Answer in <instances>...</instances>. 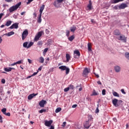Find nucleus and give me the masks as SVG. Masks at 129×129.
Listing matches in <instances>:
<instances>
[{"instance_id": "nucleus-26", "label": "nucleus", "mask_w": 129, "mask_h": 129, "mask_svg": "<svg viewBox=\"0 0 129 129\" xmlns=\"http://www.w3.org/2000/svg\"><path fill=\"white\" fill-rule=\"evenodd\" d=\"M88 50L89 52H91V51H92L91 49V44L89 43H88Z\"/></svg>"}, {"instance_id": "nucleus-7", "label": "nucleus", "mask_w": 129, "mask_h": 129, "mask_svg": "<svg viewBox=\"0 0 129 129\" xmlns=\"http://www.w3.org/2000/svg\"><path fill=\"white\" fill-rule=\"evenodd\" d=\"M29 35V32L28 31L27 29H26L24 31H23L22 33V40L24 41L26 38H27V36Z\"/></svg>"}, {"instance_id": "nucleus-36", "label": "nucleus", "mask_w": 129, "mask_h": 129, "mask_svg": "<svg viewBox=\"0 0 129 129\" xmlns=\"http://www.w3.org/2000/svg\"><path fill=\"white\" fill-rule=\"evenodd\" d=\"M28 44H29V43L28 42H25L23 43V47L24 48H28Z\"/></svg>"}, {"instance_id": "nucleus-16", "label": "nucleus", "mask_w": 129, "mask_h": 129, "mask_svg": "<svg viewBox=\"0 0 129 129\" xmlns=\"http://www.w3.org/2000/svg\"><path fill=\"white\" fill-rule=\"evenodd\" d=\"M114 69L115 72H116L117 73H118V72H120V70H121L120 67L118 66H116L114 67Z\"/></svg>"}, {"instance_id": "nucleus-43", "label": "nucleus", "mask_w": 129, "mask_h": 129, "mask_svg": "<svg viewBox=\"0 0 129 129\" xmlns=\"http://www.w3.org/2000/svg\"><path fill=\"white\" fill-rule=\"evenodd\" d=\"M38 73H39V71H37V72H35L31 76H35V75H37V74H38Z\"/></svg>"}, {"instance_id": "nucleus-31", "label": "nucleus", "mask_w": 129, "mask_h": 129, "mask_svg": "<svg viewBox=\"0 0 129 129\" xmlns=\"http://www.w3.org/2000/svg\"><path fill=\"white\" fill-rule=\"evenodd\" d=\"M62 110V109L60 107H58L55 109V113H58V112H60Z\"/></svg>"}, {"instance_id": "nucleus-50", "label": "nucleus", "mask_w": 129, "mask_h": 129, "mask_svg": "<svg viewBox=\"0 0 129 129\" xmlns=\"http://www.w3.org/2000/svg\"><path fill=\"white\" fill-rule=\"evenodd\" d=\"M66 125V122H63L62 124L61 125V126H62V127H65Z\"/></svg>"}, {"instance_id": "nucleus-48", "label": "nucleus", "mask_w": 129, "mask_h": 129, "mask_svg": "<svg viewBox=\"0 0 129 129\" xmlns=\"http://www.w3.org/2000/svg\"><path fill=\"white\" fill-rule=\"evenodd\" d=\"M91 23L93 24H96V21L94 20V19H91Z\"/></svg>"}, {"instance_id": "nucleus-18", "label": "nucleus", "mask_w": 129, "mask_h": 129, "mask_svg": "<svg viewBox=\"0 0 129 129\" xmlns=\"http://www.w3.org/2000/svg\"><path fill=\"white\" fill-rule=\"evenodd\" d=\"M53 6H54L55 8H58V7L60 6V3L58 2L57 0H56L53 3Z\"/></svg>"}, {"instance_id": "nucleus-35", "label": "nucleus", "mask_w": 129, "mask_h": 129, "mask_svg": "<svg viewBox=\"0 0 129 129\" xmlns=\"http://www.w3.org/2000/svg\"><path fill=\"white\" fill-rule=\"evenodd\" d=\"M39 62L40 63H44V57L41 56L39 58Z\"/></svg>"}, {"instance_id": "nucleus-51", "label": "nucleus", "mask_w": 129, "mask_h": 129, "mask_svg": "<svg viewBox=\"0 0 129 129\" xmlns=\"http://www.w3.org/2000/svg\"><path fill=\"white\" fill-rule=\"evenodd\" d=\"M5 115H7V116H11V113H6V114H4Z\"/></svg>"}, {"instance_id": "nucleus-17", "label": "nucleus", "mask_w": 129, "mask_h": 129, "mask_svg": "<svg viewBox=\"0 0 129 129\" xmlns=\"http://www.w3.org/2000/svg\"><path fill=\"white\" fill-rule=\"evenodd\" d=\"M13 35H15V32L14 31H11L10 32H8V33L4 34L2 37H4V36H8V37H10V36H12Z\"/></svg>"}, {"instance_id": "nucleus-29", "label": "nucleus", "mask_w": 129, "mask_h": 129, "mask_svg": "<svg viewBox=\"0 0 129 129\" xmlns=\"http://www.w3.org/2000/svg\"><path fill=\"white\" fill-rule=\"evenodd\" d=\"M74 55H77L78 56H80V52H79V50H75L74 51Z\"/></svg>"}, {"instance_id": "nucleus-21", "label": "nucleus", "mask_w": 129, "mask_h": 129, "mask_svg": "<svg viewBox=\"0 0 129 129\" xmlns=\"http://www.w3.org/2000/svg\"><path fill=\"white\" fill-rule=\"evenodd\" d=\"M76 27L75 26H73L70 27L71 32H72V33H74L75 31H76Z\"/></svg>"}, {"instance_id": "nucleus-39", "label": "nucleus", "mask_w": 129, "mask_h": 129, "mask_svg": "<svg viewBox=\"0 0 129 129\" xmlns=\"http://www.w3.org/2000/svg\"><path fill=\"white\" fill-rule=\"evenodd\" d=\"M46 109H43L39 110V113H43V112H46Z\"/></svg>"}, {"instance_id": "nucleus-20", "label": "nucleus", "mask_w": 129, "mask_h": 129, "mask_svg": "<svg viewBox=\"0 0 129 129\" xmlns=\"http://www.w3.org/2000/svg\"><path fill=\"white\" fill-rule=\"evenodd\" d=\"M42 14H39L38 18L37 19V23L41 24L42 23Z\"/></svg>"}, {"instance_id": "nucleus-33", "label": "nucleus", "mask_w": 129, "mask_h": 129, "mask_svg": "<svg viewBox=\"0 0 129 129\" xmlns=\"http://www.w3.org/2000/svg\"><path fill=\"white\" fill-rule=\"evenodd\" d=\"M113 95L116 97H119V94H118V93H117L116 92H113Z\"/></svg>"}, {"instance_id": "nucleus-59", "label": "nucleus", "mask_w": 129, "mask_h": 129, "mask_svg": "<svg viewBox=\"0 0 129 129\" xmlns=\"http://www.w3.org/2000/svg\"><path fill=\"white\" fill-rule=\"evenodd\" d=\"M2 82L3 83V84H5V83H6V80L2 79Z\"/></svg>"}, {"instance_id": "nucleus-12", "label": "nucleus", "mask_w": 129, "mask_h": 129, "mask_svg": "<svg viewBox=\"0 0 129 129\" xmlns=\"http://www.w3.org/2000/svg\"><path fill=\"white\" fill-rule=\"evenodd\" d=\"M19 28V23H14L10 27V29H18Z\"/></svg>"}, {"instance_id": "nucleus-25", "label": "nucleus", "mask_w": 129, "mask_h": 129, "mask_svg": "<svg viewBox=\"0 0 129 129\" xmlns=\"http://www.w3.org/2000/svg\"><path fill=\"white\" fill-rule=\"evenodd\" d=\"M11 25H12V21L10 20H9L7 21L5 26L9 27V26H11Z\"/></svg>"}, {"instance_id": "nucleus-44", "label": "nucleus", "mask_w": 129, "mask_h": 129, "mask_svg": "<svg viewBox=\"0 0 129 129\" xmlns=\"http://www.w3.org/2000/svg\"><path fill=\"white\" fill-rule=\"evenodd\" d=\"M69 88H70V89H74V86L73 85H70L69 87Z\"/></svg>"}, {"instance_id": "nucleus-22", "label": "nucleus", "mask_w": 129, "mask_h": 129, "mask_svg": "<svg viewBox=\"0 0 129 129\" xmlns=\"http://www.w3.org/2000/svg\"><path fill=\"white\" fill-rule=\"evenodd\" d=\"M66 57L67 59V62H69V61L70 60V59H71V56H70V54L67 53Z\"/></svg>"}, {"instance_id": "nucleus-58", "label": "nucleus", "mask_w": 129, "mask_h": 129, "mask_svg": "<svg viewBox=\"0 0 129 129\" xmlns=\"http://www.w3.org/2000/svg\"><path fill=\"white\" fill-rule=\"evenodd\" d=\"M76 107H77V104H74L72 106L73 108H75Z\"/></svg>"}, {"instance_id": "nucleus-64", "label": "nucleus", "mask_w": 129, "mask_h": 129, "mask_svg": "<svg viewBox=\"0 0 129 129\" xmlns=\"http://www.w3.org/2000/svg\"><path fill=\"white\" fill-rule=\"evenodd\" d=\"M49 129H55V127H54V126H53V125H51V126H50V127Z\"/></svg>"}, {"instance_id": "nucleus-15", "label": "nucleus", "mask_w": 129, "mask_h": 129, "mask_svg": "<svg viewBox=\"0 0 129 129\" xmlns=\"http://www.w3.org/2000/svg\"><path fill=\"white\" fill-rule=\"evenodd\" d=\"M36 95H38V93L31 94L28 96V99H29V100H31L32 98H34V97H35V96H36Z\"/></svg>"}, {"instance_id": "nucleus-45", "label": "nucleus", "mask_w": 129, "mask_h": 129, "mask_svg": "<svg viewBox=\"0 0 129 129\" xmlns=\"http://www.w3.org/2000/svg\"><path fill=\"white\" fill-rule=\"evenodd\" d=\"M48 48H45L43 52V54L47 53V52H48Z\"/></svg>"}, {"instance_id": "nucleus-56", "label": "nucleus", "mask_w": 129, "mask_h": 129, "mask_svg": "<svg viewBox=\"0 0 129 129\" xmlns=\"http://www.w3.org/2000/svg\"><path fill=\"white\" fill-rule=\"evenodd\" d=\"M3 16H4V13L0 14V21L2 20V18H3Z\"/></svg>"}, {"instance_id": "nucleus-40", "label": "nucleus", "mask_w": 129, "mask_h": 129, "mask_svg": "<svg viewBox=\"0 0 129 129\" xmlns=\"http://www.w3.org/2000/svg\"><path fill=\"white\" fill-rule=\"evenodd\" d=\"M70 90V88H69V87H68L64 89V92H67L68 91H69Z\"/></svg>"}, {"instance_id": "nucleus-27", "label": "nucleus", "mask_w": 129, "mask_h": 129, "mask_svg": "<svg viewBox=\"0 0 129 129\" xmlns=\"http://www.w3.org/2000/svg\"><path fill=\"white\" fill-rule=\"evenodd\" d=\"M75 38V37L74 36V35H72L71 37H69L68 39L71 42H72L73 40H74Z\"/></svg>"}, {"instance_id": "nucleus-54", "label": "nucleus", "mask_w": 129, "mask_h": 129, "mask_svg": "<svg viewBox=\"0 0 129 129\" xmlns=\"http://www.w3.org/2000/svg\"><path fill=\"white\" fill-rule=\"evenodd\" d=\"M121 92H122V93H123V94H125V92H124V90L123 89H122L121 90Z\"/></svg>"}, {"instance_id": "nucleus-57", "label": "nucleus", "mask_w": 129, "mask_h": 129, "mask_svg": "<svg viewBox=\"0 0 129 129\" xmlns=\"http://www.w3.org/2000/svg\"><path fill=\"white\" fill-rule=\"evenodd\" d=\"M42 68H43V66H40V67L38 68V71H42Z\"/></svg>"}, {"instance_id": "nucleus-8", "label": "nucleus", "mask_w": 129, "mask_h": 129, "mask_svg": "<svg viewBox=\"0 0 129 129\" xmlns=\"http://www.w3.org/2000/svg\"><path fill=\"white\" fill-rule=\"evenodd\" d=\"M128 6L125 3H121L120 5L118 6L119 10H124L125 8H127Z\"/></svg>"}, {"instance_id": "nucleus-32", "label": "nucleus", "mask_w": 129, "mask_h": 129, "mask_svg": "<svg viewBox=\"0 0 129 129\" xmlns=\"http://www.w3.org/2000/svg\"><path fill=\"white\" fill-rule=\"evenodd\" d=\"M92 95L93 96H95L96 95H98V93H97V92H96V91H95V90H93V93L92 94Z\"/></svg>"}, {"instance_id": "nucleus-13", "label": "nucleus", "mask_w": 129, "mask_h": 129, "mask_svg": "<svg viewBox=\"0 0 129 129\" xmlns=\"http://www.w3.org/2000/svg\"><path fill=\"white\" fill-rule=\"evenodd\" d=\"M87 11H91L92 10V2H91V0L89 1V4L87 6Z\"/></svg>"}, {"instance_id": "nucleus-60", "label": "nucleus", "mask_w": 129, "mask_h": 129, "mask_svg": "<svg viewBox=\"0 0 129 129\" xmlns=\"http://www.w3.org/2000/svg\"><path fill=\"white\" fill-rule=\"evenodd\" d=\"M7 3H12L13 2V0H5Z\"/></svg>"}, {"instance_id": "nucleus-5", "label": "nucleus", "mask_w": 129, "mask_h": 129, "mask_svg": "<svg viewBox=\"0 0 129 129\" xmlns=\"http://www.w3.org/2000/svg\"><path fill=\"white\" fill-rule=\"evenodd\" d=\"M116 38L118 40V41H123L124 43H126L127 37L124 35L120 34L119 36H117Z\"/></svg>"}, {"instance_id": "nucleus-30", "label": "nucleus", "mask_w": 129, "mask_h": 129, "mask_svg": "<svg viewBox=\"0 0 129 129\" xmlns=\"http://www.w3.org/2000/svg\"><path fill=\"white\" fill-rule=\"evenodd\" d=\"M33 45H34V42H30L28 45L27 49H29V48H31V47H32V46H33Z\"/></svg>"}, {"instance_id": "nucleus-10", "label": "nucleus", "mask_w": 129, "mask_h": 129, "mask_svg": "<svg viewBox=\"0 0 129 129\" xmlns=\"http://www.w3.org/2000/svg\"><path fill=\"white\" fill-rule=\"evenodd\" d=\"M45 104H47V101L45 100H42L39 103V105L40 107H44L45 106Z\"/></svg>"}, {"instance_id": "nucleus-52", "label": "nucleus", "mask_w": 129, "mask_h": 129, "mask_svg": "<svg viewBox=\"0 0 129 129\" xmlns=\"http://www.w3.org/2000/svg\"><path fill=\"white\" fill-rule=\"evenodd\" d=\"M45 33H46V34H47L48 35V34H49L50 31H49V30H48V29H46L45 30Z\"/></svg>"}, {"instance_id": "nucleus-24", "label": "nucleus", "mask_w": 129, "mask_h": 129, "mask_svg": "<svg viewBox=\"0 0 129 129\" xmlns=\"http://www.w3.org/2000/svg\"><path fill=\"white\" fill-rule=\"evenodd\" d=\"M43 45V41H39L37 43V46H39L40 48Z\"/></svg>"}, {"instance_id": "nucleus-46", "label": "nucleus", "mask_w": 129, "mask_h": 129, "mask_svg": "<svg viewBox=\"0 0 129 129\" xmlns=\"http://www.w3.org/2000/svg\"><path fill=\"white\" fill-rule=\"evenodd\" d=\"M113 9H114V10H119V9H118V5H116L113 7Z\"/></svg>"}, {"instance_id": "nucleus-63", "label": "nucleus", "mask_w": 129, "mask_h": 129, "mask_svg": "<svg viewBox=\"0 0 129 129\" xmlns=\"http://www.w3.org/2000/svg\"><path fill=\"white\" fill-rule=\"evenodd\" d=\"M28 61L29 62V63H30V64H32V60H31V59H28Z\"/></svg>"}, {"instance_id": "nucleus-53", "label": "nucleus", "mask_w": 129, "mask_h": 129, "mask_svg": "<svg viewBox=\"0 0 129 129\" xmlns=\"http://www.w3.org/2000/svg\"><path fill=\"white\" fill-rule=\"evenodd\" d=\"M33 0H28V2L27 3V5L31 4V3H32V2H33Z\"/></svg>"}, {"instance_id": "nucleus-34", "label": "nucleus", "mask_w": 129, "mask_h": 129, "mask_svg": "<svg viewBox=\"0 0 129 129\" xmlns=\"http://www.w3.org/2000/svg\"><path fill=\"white\" fill-rule=\"evenodd\" d=\"M98 107H99V104H97V107L95 110V113H98V112H99V109H98Z\"/></svg>"}, {"instance_id": "nucleus-41", "label": "nucleus", "mask_w": 129, "mask_h": 129, "mask_svg": "<svg viewBox=\"0 0 129 129\" xmlns=\"http://www.w3.org/2000/svg\"><path fill=\"white\" fill-rule=\"evenodd\" d=\"M106 93V90L105 89H103L102 91V95H105Z\"/></svg>"}, {"instance_id": "nucleus-14", "label": "nucleus", "mask_w": 129, "mask_h": 129, "mask_svg": "<svg viewBox=\"0 0 129 129\" xmlns=\"http://www.w3.org/2000/svg\"><path fill=\"white\" fill-rule=\"evenodd\" d=\"M91 125V124L89 123V120L86 121L84 124V126L85 127V128H90Z\"/></svg>"}, {"instance_id": "nucleus-38", "label": "nucleus", "mask_w": 129, "mask_h": 129, "mask_svg": "<svg viewBox=\"0 0 129 129\" xmlns=\"http://www.w3.org/2000/svg\"><path fill=\"white\" fill-rule=\"evenodd\" d=\"M4 91V88L0 87V95H3V92Z\"/></svg>"}, {"instance_id": "nucleus-6", "label": "nucleus", "mask_w": 129, "mask_h": 129, "mask_svg": "<svg viewBox=\"0 0 129 129\" xmlns=\"http://www.w3.org/2000/svg\"><path fill=\"white\" fill-rule=\"evenodd\" d=\"M89 73H90V69L88 68H86L83 71V76L84 77H86V76L88 75Z\"/></svg>"}, {"instance_id": "nucleus-11", "label": "nucleus", "mask_w": 129, "mask_h": 129, "mask_svg": "<svg viewBox=\"0 0 129 129\" xmlns=\"http://www.w3.org/2000/svg\"><path fill=\"white\" fill-rule=\"evenodd\" d=\"M113 34H114L115 36H120V35H121V33H120L119 30L115 29L113 31Z\"/></svg>"}, {"instance_id": "nucleus-3", "label": "nucleus", "mask_w": 129, "mask_h": 129, "mask_svg": "<svg viewBox=\"0 0 129 129\" xmlns=\"http://www.w3.org/2000/svg\"><path fill=\"white\" fill-rule=\"evenodd\" d=\"M59 69L61 70V71H65L66 70V74L67 75L69 74V72H70V69L67 67L66 66H61L59 67Z\"/></svg>"}, {"instance_id": "nucleus-9", "label": "nucleus", "mask_w": 129, "mask_h": 129, "mask_svg": "<svg viewBox=\"0 0 129 129\" xmlns=\"http://www.w3.org/2000/svg\"><path fill=\"white\" fill-rule=\"evenodd\" d=\"M44 125H45V126H48V127H50L51 126V124H52V123H53V120H50L49 121L46 120L44 121Z\"/></svg>"}, {"instance_id": "nucleus-2", "label": "nucleus", "mask_w": 129, "mask_h": 129, "mask_svg": "<svg viewBox=\"0 0 129 129\" xmlns=\"http://www.w3.org/2000/svg\"><path fill=\"white\" fill-rule=\"evenodd\" d=\"M112 102L115 107H117L122 103V101L121 100H117L116 98H114V99L112 100Z\"/></svg>"}, {"instance_id": "nucleus-62", "label": "nucleus", "mask_w": 129, "mask_h": 129, "mask_svg": "<svg viewBox=\"0 0 129 129\" xmlns=\"http://www.w3.org/2000/svg\"><path fill=\"white\" fill-rule=\"evenodd\" d=\"M113 120H114L115 121V122H117V119H116V118H113Z\"/></svg>"}, {"instance_id": "nucleus-47", "label": "nucleus", "mask_w": 129, "mask_h": 129, "mask_svg": "<svg viewBox=\"0 0 129 129\" xmlns=\"http://www.w3.org/2000/svg\"><path fill=\"white\" fill-rule=\"evenodd\" d=\"M0 122L1 123H3V116L0 115Z\"/></svg>"}, {"instance_id": "nucleus-23", "label": "nucleus", "mask_w": 129, "mask_h": 129, "mask_svg": "<svg viewBox=\"0 0 129 129\" xmlns=\"http://www.w3.org/2000/svg\"><path fill=\"white\" fill-rule=\"evenodd\" d=\"M124 0H112L111 1V4H117V3H120V2H123Z\"/></svg>"}, {"instance_id": "nucleus-55", "label": "nucleus", "mask_w": 129, "mask_h": 129, "mask_svg": "<svg viewBox=\"0 0 129 129\" xmlns=\"http://www.w3.org/2000/svg\"><path fill=\"white\" fill-rule=\"evenodd\" d=\"M80 56H78V55H77V54H74V58H76V59L79 58Z\"/></svg>"}, {"instance_id": "nucleus-28", "label": "nucleus", "mask_w": 129, "mask_h": 129, "mask_svg": "<svg viewBox=\"0 0 129 129\" xmlns=\"http://www.w3.org/2000/svg\"><path fill=\"white\" fill-rule=\"evenodd\" d=\"M5 71L6 72H11L12 71V68H5L4 69Z\"/></svg>"}, {"instance_id": "nucleus-4", "label": "nucleus", "mask_w": 129, "mask_h": 129, "mask_svg": "<svg viewBox=\"0 0 129 129\" xmlns=\"http://www.w3.org/2000/svg\"><path fill=\"white\" fill-rule=\"evenodd\" d=\"M42 34H44V31H43L38 32V33L35 35L34 37V40L35 42H37L39 41V40H40V38H41V37H42Z\"/></svg>"}, {"instance_id": "nucleus-19", "label": "nucleus", "mask_w": 129, "mask_h": 129, "mask_svg": "<svg viewBox=\"0 0 129 129\" xmlns=\"http://www.w3.org/2000/svg\"><path fill=\"white\" fill-rule=\"evenodd\" d=\"M45 9V5H42V6L40 7L39 10V13L40 15H42L43 13V11H44V9Z\"/></svg>"}, {"instance_id": "nucleus-42", "label": "nucleus", "mask_w": 129, "mask_h": 129, "mask_svg": "<svg viewBox=\"0 0 129 129\" xmlns=\"http://www.w3.org/2000/svg\"><path fill=\"white\" fill-rule=\"evenodd\" d=\"M69 35H70V31L67 30L66 31V36H67V37H69Z\"/></svg>"}, {"instance_id": "nucleus-37", "label": "nucleus", "mask_w": 129, "mask_h": 129, "mask_svg": "<svg viewBox=\"0 0 129 129\" xmlns=\"http://www.w3.org/2000/svg\"><path fill=\"white\" fill-rule=\"evenodd\" d=\"M2 112L4 114H6V111H7V109L6 108H3L1 110Z\"/></svg>"}, {"instance_id": "nucleus-1", "label": "nucleus", "mask_w": 129, "mask_h": 129, "mask_svg": "<svg viewBox=\"0 0 129 129\" xmlns=\"http://www.w3.org/2000/svg\"><path fill=\"white\" fill-rule=\"evenodd\" d=\"M22 5L21 2H19V3L17 4L15 6H13L9 8V12L10 13H13V12H15V11H17L19 7Z\"/></svg>"}, {"instance_id": "nucleus-61", "label": "nucleus", "mask_w": 129, "mask_h": 129, "mask_svg": "<svg viewBox=\"0 0 129 129\" xmlns=\"http://www.w3.org/2000/svg\"><path fill=\"white\" fill-rule=\"evenodd\" d=\"M97 83H98V84H99V85H101L102 84L101 83V82H100V81H98Z\"/></svg>"}, {"instance_id": "nucleus-49", "label": "nucleus", "mask_w": 129, "mask_h": 129, "mask_svg": "<svg viewBox=\"0 0 129 129\" xmlns=\"http://www.w3.org/2000/svg\"><path fill=\"white\" fill-rule=\"evenodd\" d=\"M22 62H23V60H19L16 62V64H22Z\"/></svg>"}]
</instances>
